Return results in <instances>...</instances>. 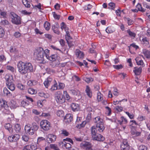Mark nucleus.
I'll list each match as a JSON object with an SVG mask.
<instances>
[{
    "instance_id": "nucleus-1",
    "label": "nucleus",
    "mask_w": 150,
    "mask_h": 150,
    "mask_svg": "<svg viewBox=\"0 0 150 150\" xmlns=\"http://www.w3.org/2000/svg\"><path fill=\"white\" fill-rule=\"evenodd\" d=\"M17 67L18 72L21 74H24L33 71V67L30 62H19L17 64Z\"/></svg>"
},
{
    "instance_id": "nucleus-2",
    "label": "nucleus",
    "mask_w": 150,
    "mask_h": 150,
    "mask_svg": "<svg viewBox=\"0 0 150 150\" xmlns=\"http://www.w3.org/2000/svg\"><path fill=\"white\" fill-rule=\"evenodd\" d=\"M49 54V52L48 49H47L44 50L42 48L39 47L35 50L34 55L37 57L38 60L42 61L44 59L45 56L46 58H48Z\"/></svg>"
},
{
    "instance_id": "nucleus-3",
    "label": "nucleus",
    "mask_w": 150,
    "mask_h": 150,
    "mask_svg": "<svg viewBox=\"0 0 150 150\" xmlns=\"http://www.w3.org/2000/svg\"><path fill=\"white\" fill-rule=\"evenodd\" d=\"M38 126L35 123H33L32 125L28 124L25 127V133L29 135H32L38 129Z\"/></svg>"
},
{
    "instance_id": "nucleus-4",
    "label": "nucleus",
    "mask_w": 150,
    "mask_h": 150,
    "mask_svg": "<svg viewBox=\"0 0 150 150\" xmlns=\"http://www.w3.org/2000/svg\"><path fill=\"white\" fill-rule=\"evenodd\" d=\"M91 132L92 137L93 140L98 141H103L105 140V138L99 134H96V130L95 126H92L91 128Z\"/></svg>"
},
{
    "instance_id": "nucleus-5",
    "label": "nucleus",
    "mask_w": 150,
    "mask_h": 150,
    "mask_svg": "<svg viewBox=\"0 0 150 150\" xmlns=\"http://www.w3.org/2000/svg\"><path fill=\"white\" fill-rule=\"evenodd\" d=\"M55 98L56 102L58 103L62 104L65 102V98L61 91H58L56 93Z\"/></svg>"
},
{
    "instance_id": "nucleus-6",
    "label": "nucleus",
    "mask_w": 150,
    "mask_h": 150,
    "mask_svg": "<svg viewBox=\"0 0 150 150\" xmlns=\"http://www.w3.org/2000/svg\"><path fill=\"white\" fill-rule=\"evenodd\" d=\"M0 107L2 108L3 112L6 114H10L11 112L10 111V108L8 106L7 102L3 99L0 100Z\"/></svg>"
},
{
    "instance_id": "nucleus-7",
    "label": "nucleus",
    "mask_w": 150,
    "mask_h": 150,
    "mask_svg": "<svg viewBox=\"0 0 150 150\" xmlns=\"http://www.w3.org/2000/svg\"><path fill=\"white\" fill-rule=\"evenodd\" d=\"M11 18L12 23L16 25H19L21 23V18L13 12H11Z\"/></svg>"
},
{
    "instance_id": "nucleus-8",
    "label": "nucleus",
    "mask_w": 150,
    "mask_h": 150,
    "mask_svg": "<svg viewBox=\"0 0 150 150\" xmlns=\"http://www.w3.org/2000/svg\"><path fill=\"white\" fill-rule=\"evenodd\" d=\"M40 126L44 130L47 131L50 129V123L47 120H43L40 122Z\"/></svg>"
},
{
    "instance_id": "nucleus-9",
    "label": "nucleus",
    "mask_w": 150,
    "mask_h": 150,
    "mask_svg": "<svg viewBox=\"0 0 150 150\" xmlns=\"http://www.w3.org/2000/svg\"><path fill=\"white\" fill-rule=\"evenodd\" d=\"M120 147L121 150H129L130 146L127 140H123L121 144Z\"/></svg>"
},
{
    "instance_id": "nucleus-10",
    "label": "nucleus",
    "mask_w": 150,
    "mask_h": 150,
    "mask_svg": "<svg viewBox=\"0 0 150 150\" xmlns=\"http://www.w3.org/2000/svg\"><path fill=\"white\" fill-rule=\"evenodd\" d=\"M20 135L18 134L9 136L8 137V141L11 142H16L20 138Z\"/></svg>"
},
{
    "instance_id": "nucleus-11",
    "label": "nucleus",
    "mask_w": 150,
    "mask_h": 150,
    "mask_svg": "<svg viewBox=\"0 0 150 150\" xmlns=\"http://www.w3.org/2000/svg\"><path fill=\"white\" fill-rule=\"evenodd\" d=\"M95 127L96 129V132L98 131L99 133L103 132L105 129L103 122L97 123Z\"/></svg>"
},
{
    "instance_id": "nucleus-12",
    "label": "nucleus",
    "mask_w": 150,
    "mask_h": 150,
    "mask_svg": "<svg viewBox=\"0 0 150 150\" xmlns=\"http://www.w3.org/2000/svg\"><path fill=\"white\" fill-rule=\"evenodd\" d=\"M80 146L84 150H89L91 148V145L89 142H83L80 144Z\"/></svg>"
},
{
    "instance_id": "nucleus-13",
    "label": "nucleus",
    "mask_w": 150,
    "mask_h": 150,
    "mask_svg": "<svg viewBox=\"0 0 150 150\" xmlns=\"http://www.w3.org/2000/svg\"><path fill=\"white\" fill-rule=\"evenodd\" d=\"M47 137L46 140L49 143L54 142L57 139L56 136L53 134H49Z\"/></svg>"
},
{
    "instance_id": "nucleus-14",
    "label": "nucleus",
    "mask_w": 150,
    "mask_h": 150,
    "mask_svg": "<svg viewBox=\"0 0 150 150\" xmlns=\"http://www.w3.org/2000/svg\"><path fill=\"white\" fill-rule=\"evenodd\" d=\"M73 117L71 114H67L64 119V121L66 123H69L72 121Z\"/></svg>"
},
{
    "instance_id": "nucleus-15",
    "label": "nucleus",
    "mask_w": 150,
    "mask_h": 150,
    "mask_svg": "<svg viewBox=\"0 0 150 150\" xmlns=\"http://www.w3.org/2000/svg\"><path fill=\"white\" fill-rule=\"evenodd\" d=\"M72 110L74 111H77L80 109V107L79 104L76 103H72L71 105Z\"/></svg>"
},
{
    "instance_id": "nucleus-16",
    "label": "nucleus",
    "mask_w": 150,
    "mask_h": 150,
    "mask_svg": "<svg viewBox=\"0 0 150 150\" xmlns=\"http://www.w3.org/2000/svg\"><path fill=\"white\" fill-rule=\"evenodd\" d=\"M141 57H143L142 56H139L137 57L135 59V60L137 63V64L139 65H142L144 66V64L143 61Z\"/></svg>"
},
{
    "instance_id": "nucleus-17",
    "label": "nucleus",
    "mask_w": 150,
    "mask_h": 150,
    "mask_svg": "<svg viewBox=\"0 0 150 150\" xmlns=\"http://www.w3.org/2000/svg\"><path fill=\"white\" fill-rule=\"evenodd\" d=\"M140 40L141 43L145 46H147L149 44V40L146 37H144L142 38H140Z\"/></svg>"
},
{
    "instance_id": "nucleus-18",
    "label": "nucleus",
    "mask_w": 150,
    "mask_h": 150,
    "mask_svg": "<svg viewBox=\"0 0 150 150\" xmlns=\"http://www.w3.org/2000/svg\"><path fill=\"white\" fill-rule=\"evenodd\" d=\"M65 31L66 32V35H65L66 40L69 47H71L73 45V44H71L69 43V41H68V40H69L71 39V37L70 36L69 32L67 31V30H66V31Z\"/></svg>"
},
{
    "instance_id": "nucleus-19",
    "label": "nucleus",
    "mask_w": 150,
    "mask_h": 150,
    "mask_svg": "<svg viewBox=\"0 0 150 150\" xmlns=\"http://www.w3.org/2000/svg\"><path fill=\"white\" fill-rule=\"evenodd\" d=\"M6 80V83L13 82L14 81L13 76L9 74L6 75L5 77Z\"/></svg>"
},
{
    "instance_id": "nucleus-20",
    "label": "nucleus",
    "mask_w": 150,
    "mask_h": 150,
    "mask_svg": "<svg viewBox=\"0 0 150 150\" xmlns=\"http://www.w3.org/2000/svg\"><path fill=\"white\" fill-rule=\"evenodd\" d=\"M52 81V79L50 77H48L45 79L44 84L46 88H48L49 86L50 85Z\"/></svg>"
},
{
    "instance_id": "nucleus-21",
    "label": "nucleus",
    "mask_w": 150,
    "mask_h": 150,
    "mask_svg": "<svg viewBox=\"0 0 150 150\" xmlns=\"http://www.w3.org/2000/svg\"><path fill=\"white\" fill-rule=\"evenodd\" d=\"M7 87L10 90L13 91L15 88V86L13 82H11L8 83H6Z\"/></svg>"
},
{
    "instance_id": "nucleus-22",
    "label": "nucleus",
    "mask_w": 150,
    "mask_h": 150,
    "mask_svg": "<svg viewBox=\"0 0 150 150\" xmlns=\"http://www.w3.org/2000/svg\"><path fill=\"white\" fill-rule=\"evenodd\" d=\"M76 55L77 57L79 58H82L84 57V54L83 52L77 49L75 51Z\"/></svg>"
},
{
    "instance_id": "nucleus-23",
    "label": "nucleus",
    "mask_w": 150,
    "mask_h": 150,
    "mask_svg": "<svg viewBox=\"0 0 150 150\" xmlns=\"http://www.w3.org/2000/svg\"><path fill=\"white\" fill-rule=\"evenodd\" d=\"M133 71L136 75H139L141 73L142 70V68L141 67H135Z\"/></svg>"
},
{
    "instance_id": "nucleus-24",
    "label": "nucleus",
    "mask_w": 150,
    "mask_h": 150,
    "mask_svg": "<svg viewBox=\"0 0 150 150\" xmlns=\"http://www.w3.org/2000/svg\"><path fill=\"white\" fill-rule=\"evenodd\" d=\"M115 30V28L113 27L108 26L106 28L105 31L108 33H111L114 32Z\"/></svg>"
},
{
    "instance_id": "nucleus-25",
    "label": "nucleus",
    "mask_w": 150,
    "mask_h": 150,
    "mask_svg": "<svg viewBox=\"0 0 150 150\" xmlns=\"http://www.w3.org/2000/svg\"><path fill=\"white\" fill-rule=\"evenodd\" d=\"M46 103V100H39L37 102V105L40 108H42L44 106Z\"/></svg>"
},
{
    "instance_id": "nucleus-26",
    "label": "nucleus",
    "mask_w": 150,
    "mask_h": 150,
    "mask_svg": "<svg viewBox=\"0 0 150 150\" xmlns=\"http://www.w3.org/2000/svg\"><path fill=\"white\" fill-rule=\"evenodd\" d=\"M85 91L87 94V95L89 97H91L92 96V91H91L90 88L88 86H86Z\"/></svg>"
},
{
    "instance_id": "nucleus-27",
    "label": "nucleus",
    "mask_w": 150,
    "mask_h": 150,
    "mask_svg": "<svg viewBox=\"0 0 150 150\" xmlns=\"http://www.w3.org/2000/svg\"><path fill=\"white\" fill-rule=\"evenodd\" d=\"M120 119V120L118 121V122H119L121 125L123 124H126L127 123V119L123 116L121 117Z\"/></svg>"
},
{
    "instance_id": "nucleus-28",
    "label": "nucleus",
    "mask_w": 150,
    "mask_h": 150,
    "mask_svg": "<svg viewBox=\"0 0 150 150\" xmlns=\"http://www.w3.org/2000/svg\"><path fill=\"white\" fill-rule=\"evenodd\" d=\"M38 95L41 97H44L45 98H49L50 96L49 94L47 93H45L43 92H40L38 93Z\"/></svg>"
},
{
    "instance_id": "nucleus-29",
    "label": "nucleus",
    "mask_w": 150,
    "mask_h": 150,
    "mask_svg": "<svg viewBox=\"0 0 150 150\" xmlns=\"http://www.w3.org/2000/svg\"><path fill=\"white\" fill-rule=\"evenodd\" d=\"M3 92L4 95L8 97L12 96V94L6 88H4L3 89Z\"/></svg>"
},
{
    "instance_id": "nucleus-30",
    "label": "nucleus",
    "mask_w": 150,
    "mask_h": 150,
    "mask_svg": "<svg viewBox=\"0 0 150 150\" xmlns=\"http://www.w3.org/2000/svg\"><path fill=\"white\" fill-rule=\"evenodd\" d=\"M143 53L147 58H150V51L146 49L143 50Z\"/></svg>"
},
{
    "instance_id": "nucleus-31",
    "label": "nucleus",
    "mask_w": 150,
    "mask_h": 150,
    "mask_svg": "<svg viewBox=\"0 0 150 150\" xmlns=\"http://www.w3.org/2000/svg\"><path fill=\"white\" fill-rule=\"evenodd\" d=\"M57 58V54H53L51 56L49 57L48 56V58H46L52 61H55Z\"/></svg>"
},
{
    "instance_id": "nucleus-32",
    "label": "nucleus",
    "mask_w": 150,
    "mask_h": 150,
    "mask_svg": "<svg viewBox=\"0 0 150 150\" xmlns=\"http://www.w3.org/2000/svg\"><path fill=\"white\" fill-rule=\"evenodd\" d=\"M13 56L16 58H18L21 56V52L17 50L15 53L13 54Z\"/></svg>"
},
{
    "instance_id": "nucleus-33",
    "label": "nucleus",
    "mask_w": 150,
    "mask_h": 150,
    "mask_svg": "<svg viewBox=\"0 0 150 150\" xmlns=\"http://www.w3.org/2000/svg\"><path fill=\"white\" fill-rule=\"evenodd\" d=\"M131 133L132 135H135L136 136H140L141 132L140 131H137L136 130H132L131 131Z\"/></svg>"
},
{
    "instance_id": "nucleus-34",
    "label": "nucleus",
    "mask_w": 150,
    "mask_h": 150,
    "mask_svg": "<svg viewBox=\"0 0 150 150\" xmlns=\"http://www.w3.org/2000/svg\"><path fill=\"white\" fill-rule=\"evenodd\" d=\"M60 134L62 135L65 136H67L69 134V133L65 129H62L61 130Z\"/></svg>"
},
{
    "instance_id": "nucleus-35",
    "label": "nucleus",
    "mask_w": 150,
    "mask_h": 150,
    "mask_svg": "<svg viewBox=\"0 0 150 150\" xmlns=\"http://www.w3.org/2000/svg\"><path fill=\"white\" fill-rule=\"evenodd\" d=\"M4 127L6 129H7L10 132H12V126L10 124L7 123L6 124Z\"/></svg>"
},
{
    "instance_id": "nucleus-36",
    "label": "nucleus",
    "mask_w": 150,
    "mask_h": 150,
    "mask_svg": "<svg viewBox=\"0 0 150 150\" xmlns=\"http://www.w3.org/2000/svg\"><path fill=\"white\" fill-rule=\"evenodd\" d=\"M56 114L58 116L62 117L64 115V112L62 110H59L57 111Z\"/></svg>"
},
{
    "instance_id": "nucleus-37",
    "label": "nucleus",
    "mask_w": 150,
    "mask_h": 150,
    "mask_svg": "<svg viewBox=\"0 0 150 150\" xmlns=\"http://www.w3.org/2000/svg\"><path fill=\"white\" fill-rule=\"evenodd\" d=\"M40 117H44L45 118L49 119L50 118V115L49 113H42L40 115Z\"/></svg>"
},
{
    "instance_id": "nucleus-38",
    "label": "nucleus",
    "mask_w": 150,
    "mask_h": 150,
    "mask_svg": "<svg viewBox=\"0 0 150 150\" xmlns=\"http://www.w3.org/2000/svg\"><path fill=\"white\" fill-rule=\"evenodd\" d=\"M44 27L46 30H49L50 28V25L48 22L46 21L44 23Z\"/></svg>"
},
{
    "instance_id": "nucleus-39",
    "label": "nucleus",
    "mask_w": 150,
    "mask_h": 150,
    "mask_svg": "<svg viewBox=\"0 0 150 150\" xmlns=\"http://www.w3.org/2000/svg\"><path fill=\"white\" fill-rule=\"evenodd\" d=\"M52 29L55 33L58 34L59 33L58 27H56L54 25H52Z\"/></svg>"
},
{
    "instance_id": "nucleus-40",
    "label": "nucleus",
    "mask_w": 150,
    "mask_h": 150,
    "mask_svg": "<svg viewBox=\"0 0 150 150\" xmlns=\"http://www.w3.org/2000/svg\"><path fill=\"white\" fill-rule=\"evenodd\" d=\"M60 26L62 30H64L65 31H66V30H69L68 28L67 27L66 25L64 22L61 23Z\"/></svg>"
},
{
    "instance_id": "nucleus-41",
    "label": "nucleus",
    "mask_w": 150,
    "mask_h": 150,
    "mask_svg": "<svg viewBox=\"0 0 150 150\" xmlns=\"http://www.w3.org/2000/svg\"><path fill=\"white\" fill-rule=\"evenodd\" d=\"M14 129L17 132H19L21 129L20 125L18 124H16L14 126Z\"/></svg>"
},
{
    "instance_id": "nucleus-42",
    "label": "nucleus",
    "mask_w": 150,
    "mask_h": 150,
    "mask_svg": "<svg viewBox=\"0 0 150 150\" xmlns=\"http://www.w3.org/2000/svg\"><path fill=\"white\" fill-rule=\"evenodd\" d=\"M127 32L130 37L133 38H134L135 37L136 35L135 33L132 32L130 30H127Z\"/></svg>"
},
{
    "instance_id": "nucleus-43",
    "label": "nucleus",
    "mask_w": 150,
    "mask_h": 150,
    "mask_svg": "<svg viewBox=\"0 0 150 150\" xmlns=\"http://www.w3.org/2000/svg\"><path fill=\"white\" fill-rule=\"evenodd\" d=\"M17 50L16 47L14 46H11L9 49L10 52L13 54L15 53Z\"/></svg>"
},
{
    "instance_id": "nucleus-44",
    "label": "nucleus",
    "mask_w": 150,
    "mask_h": 150,
    "mask_svg": "<svg viewBox=\"0 0 150 150\" xmlns=\"http://www.w3.org/2000/svg\"><path fill=\"white\" fill-rule=\"evenodd\" d=\"M55 83L51 87L50 90L51 91L56 90L58 89L57 84L55 81Z\"/></svg>"
},
{
    "instance_id": "nucleus-45",
    "label": "nucleus",
    "mask_w": 150,
    "mask_h": 150,
    "mask_svg": "<svg viewBox=\"0 0 150 150\" xmlns=\"http://www.w3.org/2000/svg\"><path fill=\"white\" fill-rule=\"evenodd\" d=\"M22 2L25 7L29 8L30 7V5L28 3V0H22Z\"/></svg>"
},
{
    "instance_id": "nucleus-46",
    "label": "nucleus",
    "mask_w": 150,
    "mask_h": 150,
    "mask_svg": "<svg viewBox=\"0 0 150 150\" xmlns=\"http://www.w3.org/2000/svg\"><path fill=\"white\" fill-rule=\"evenodd\" d=\"M95 122L98 123L101 122H103V120L101 119L99 116H97L95 118Z\"/></svg>"
},
{
    "instance_id": "nucleus-47",
    "label": "nucleus",
    "mask_w": 150,
    "mask_h": 150,
    "mask_svg": "<svg viewBox=\"0 0 150 150\" xmlns=\"http://www.w3.org/2000/svg\"><path fill=\"white\" fill-rule=\"evenodd\" d=\"M50 147L52 149L55 150H58L59 148L57 145L55 144H51L50 145Z\"/></svg>"
},
{
    "instance_id": "nucleus-48",
    "label": "nucleus",
    "mask_w": 150,
    "mask_h": 150,
    "mask_svg": "<svg viewBox=\"0 0 150 150\" xmlns=\"http://www.w3.org/2000/svg\"><path fill=\"white\" fill-rule=\"evenodd\" d=\"M83 79L88 83H89L93 81V79L91 78L84 77H83Z\"/></svg>"
},
{
    "instance_id": "nucleus-49",
    "label": "nucleus",
    "mask_w": 150,
    "mask_h": 150,
    "mask_svg": "<svg viewBox=\"0 0 150 150\" xmlns=\"http://www.w3.org/2000/svg\"><path fill=\"white\" fill-rule=\"evenodd\" d=\"M136 7L137 8H138L139 11H141L143 12L145 11V10L143 8L142 5L140 4H138L136 6Z\"/></svg>"
},
{
    "instance_id": "nucleus-50",
    "label": "nucleus",
    "mask_w": 150,
    "mask_h": 150,
    "mask_svg": "<svg viewBox=\"0 0 150 150\" xmlns=\"http://www.w3.org/2000/svg\"><path fill=\"white\" fill-rule=\"evenodd\" d=\"M64 95L65 97L66 100H69L70 99V97L67 91H64L63 92Z\"/></svg>"
},
{
    "instance_id": "nucleus-51",
    "label": "nucleus",
    "mask_w": 150,
    "mask_h": 150,
    "mask_svg": "<svg viewBox=\"0 0 150 150\" xmlns=\"http://www.w3.org/2000/svg\"><path fill=\"white\" fill-rule=\"evenodd\" d=\"M125 112L128 115L130 119H132L134 118V115L133 114H130L128 112Z\"/></svg>"
},
{
    "instance_id": "nucleus-52",
    "label": "nucleus",
    "mask_w": 150,
    "mask_h": 150,
    "mask_svg": "<svg viewBox=\"0 0 150 150\" xmlns=\"http://www.w3.org/2000/svg\"><path fill=\"white\" fill-rule=\"evenodd\" d=\"M108 8L112 10H114L115 7V4L112 2H110L108 4Z\"/></svg>"
},
{
    "instance_id": "nucleus-53",
    "label": "nucleus",
    "mask_w": 150,
    "mask_h": 150,
    "mask_svg": "<svg viewBox=\"0 0 150 150\" xmlns=\"http://www.w3.org/2000/svg\"><path fill=\"white\" fill-rule=\"evenodd\" d=\"M5 32L4 29L0 26V38H2L4 36Z\"/></svg>"
},
{
    "instance_id": "nucleus-54",
    "label": "nucleus",
    "mask_w": 150,
    "mask_h": 150,
    "mask_svg": "<svg viewBox=\"0 0 150 150\" xmlns=\"http://www.w3.org/2000/svg\"><path fill=\"white\" fill-rule=\"evenodd\" d=\"M97 99L98 101H100L102 99V95L101 93L98 91L97 93Z\"/></svg>"
},
{
    "instance_id": "nucleus-55",
    "label": "nucleus",
    "mask_w": 150,
    "mask_h": 150,
    "mask_svg": "<svg viewBox=\"0 0 150 150\" xmlns=\"http://www.w3.org/2000/svg\"><path fill=\"white\" fill-rule=\"evenodd\" d=\"M86 121H83L81 124L78 125L77 127L79 128L84 127L86 124Z\"/></svg>"
},
{
    "instance_id": "nucleus-56",
    "label": "nucleus",
    "mask_w": 150,
    "mask_h": 150,
    "mask_svg": "<svg viewBox=\"0 0 150 150\" xmlns=\"http://www.w3.org/2000/svg\"><path fill=\"white\" fill-rule=\"evenodd\" d=\"M52 13L53 17L55 19L59 20L60 18V16L59 15L56 14L55 12H53Z\"/></svg>"
},
{
    "instance_id": "nucleus-57",
    "label": "nucleus",
    "mask_w": 150,
    "mask_h": 150,
    "mask_svg": "<svg viewBox=\"0 0 150 150\" xmlns=\"http://www.w3.org/2000/svg\"><path fill=\"white\" fill-rule=\"evenodd\" d=\"M28 93L31 94H34L36 93V91L34 89L32 88H30L28 90Z\"/></svg>"
},
{
    "instance_id": "nucleus-58",
    "label": "nucleus",
    "mask_w": 150,
    "mask_h": 150,
    "mask_svg": "<svg viewBox=\"0 0 150 150\" xmlns=\"http://www.w3.org/2000/svg\"><path fill=\"white\" fill-rule=\"evenodd\" d=\"M64 147L66 149L69 148L71 147V144L68 142H64L63 143Z\"/></svg>"
},
{
    "instance_id": "nucleus-59",
    "label": "nucleus",
    "mask_w": 150,
    "mask_h": 150,
    "mask_svg": "<svg viewBox=\"0 0 150 150\" xmlns=\"http://www.w3.org/2000/svg\"><path fill=\"white\" fill-rule=\"evenodd\" d=\"M6 60V58L3 54H0V62H2Z\"/></svg>"
},
{
    "instance_id": "nucleus-60",
    "label": "nucleus",
    "mask_w": 150,
    "mask_h": 150,
    "mask_svg": "<svg viewBox=\"0 0 150 150\" xmlns=\"http://www.w3.org/2000/svg\"><path fill=\"white\" fill-rule=\"evenodd\" d=\"M137 120L140 122L142 121L145 120V117L140 115H139L137 118Z\"/></svg>"
},
{
    "instance_id": "nucleus-61",
    "label": "nucleus",
    "mask_w": 150,
    "mask_h": 150,
    "mask_svg": "<svg viewBox=\"0 0 150 150\" xmlns=\"http://www.w3.org/2000/svg\"><path fill=\"white\" fill-rule=\"evenodd\" d=\"M17 87L21 90H23L25 88L24 86L21 83L18 84L17 85Z\"/></svg>"
},
{
    "instance_id": "nucleus-62",
    "label": "nucleus",
    "mask_w": 150,
    "mask_h": 150,
    "mask_svg": "<svg viewBox=\"0 0 150 150\" xmlns=\"http://www.w3.org/2000/svg\"><path fill=\"white\" fill-rule=\"evenodd\" d=\"M6 69L12 72H14L15 71L14 68L13 67L9 65H7L6 66Z\"/></svg>"
},
{
    "instance_id": "nucleus-63",
    "label": "nucleus",
    "mask_w": 150,
    "mask_h": 150,
    "mask_svg": "<svg viewBox=\"0 0 150 150\" xmlns=\"http://www.w3.org/2000/svg\"><path fill=\"white\" fill-rule=\"evenodd\" d=\"M46 70L47 72L48 73L50 74H51L52 73H54L55 72V71L54 70H53L52 69H51L50 68H47L46 69Z\"/></svg>"
},
{
    "instance_id": "nucleus-64",
    "label": "nucleus",
    "mask_w": 150,
    "mask_h": 150,
    "mask_svg": "<svg viewBox=\"0 0 150 150\" xmlns=\"http://www.w3.org/2000/svg\"><path fill=\"white\" fill-rule=\"evenodd\" d=\"M139 150H147V147L144 145H141L139 147Z\"/></svg>"
}]
</instances>
